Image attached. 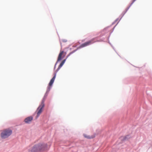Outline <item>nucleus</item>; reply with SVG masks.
Returning <instances> with one entry per match:
<instances>
[{
  "mask_svg": "<svg viewBox=\"0 0 152 152\" xmlns=\"http://www.w3.org/2000/svg\"><path fill=\"white\" fill-rule=\"evenodd\" d=\"M33 119V118L32 117L30 116L29 117H28L25 118L24 120V121L26 123H29Z\"/></svg>",
  "mask_w": 152,
  "mask_h": 152,
  "instance_id": "obj_6",
  "label": "nucleus"
},
{
  "mask_svg": "<svg viewBox=\"0 0 152 152\" xmlns=\"http://www.w3.org/2000/svg\"><path fill=\"white\" fill-rule=\"evenodd\" d=\"M39 147L38 145H35L32 148L31 150V152H39L40 149L41 148H39Z\"/></svg>",
  "mask_w": 152,
  "mask_h": 152,
  "instance_id": "obj_5",
  "label": "nucleus"
},
{
  "mask_svg": "<svg viewBox=\"0 0 152 152\" xmlns=\"http://www.w3.org/2000/svg\"><path fill=\"white\" fill-rule=\"evenodd\" d=\"M136 0H133L132 3H133Z\"/></svg>",
  "mask_w": 152,
  "mask_h": 152,
  "instance_id": "obj_11",
  "label": "nucleus"
},
{
  "mask_svg": "<svg viewBox=\"0 0 152 152\" xmlns=\"http://www.w3.org/2000/svg\"><path fill=\"white\" fill-rule=\"evenodd\" d=\"M83 136L85 138L87 139H91L94 137V136H89L87 135L86 134H84Z\"/></svg>",
  "mask_w": 152,
  "mask_h": 152,
  "instance_id": "obj_10",
  "label": "nucleus"
},
{
  "mask_svg": "<svg viewBox=\"0 0 152 152\" xmlns=\"http://www.w3.org/2000/svg\"><path fill=\"white\" fill-rule=\"evenodd\" d=\"M64 53V51H61L60 52L58 56L57 61H60L62 59V56L63 55Z\"/></svg>",
  "mask_w": 152,
  "mask_h": 152,
  "instance_id": "obj_7",
  "label": "nucleus"
},
{
  "mask_svg": "<svg viewBox=\"0 0 152 152\" xmlns=\"http://www.w3.org/2000/svg\"><path fill=\"white\" fill-rule=\"evenodd\" d=\"M56 75V73H55L54 76L50 80V81L49 84V86H51L53 84V83L55 79Z\"/></svg>",
  "mask_w": 152,
  "mask_h": 152,
  "instance_id": "obj_8",
  "label": "nucleus"
},
{
  "mask_svg": "<svg viewBox=\"0 0 152 152\" xmlns=\"http://www.w3.org/2000/svg\"><path fill=\"white\" fill-rule=\"evenodd\" d=\"M64 42H66V40H64Z\"/></svg>",
  "mask_w": 152,
  "mask_h": 152,
  "instance_id": "obj_12",
  "label": "nucleus"
},
{
  "mask_svg": "<svg viewBox=\"0 0 152 152\" xmlns=\"http://www.w3.org/2000/svg\"><path fill=\"white\" fill-rule=\"evenodd\" d=\"M39 147V148H41L39 151H42L45 150L47 147V145L46 144H39L37 145Z\"/></svg>",
  "mask_w": 152,
  "mask_h": 152,
  "instance_id": "obj_4",
  "label": "nucleus"
},
{
  "mask_svg": "<svg viewBox=\"0 0 152 152\" xmlns=\"http://www.w3.org/2000/svg\"><path fill=\"white\" fill-rule=\"evenodd\" d=\"M66 60L64 59V60L59 65V66L58 69L56 70V71L57 72L61 68L62 66L63 65L65 61Z\"/></svg>",
  "mask_w": 152,
  "mask_h": 152,
  "instance_id": "obj_9",
  "label": "nucleus"
},
{
  "mask_svg": "<svg viewBox=\"0 0 152 152\" xmlns=\"http://www.w3.org/2000/svg\"><path fill=\"white\" fill-rule=\"evenodd\" d=\"M45 101V99L44 98L42 99L41 104L39 106L38 108H37V115L36 116V118H38L40 115V114L42 113L43 111V108H44L45 106V104L44 102Z\"/></svg>",
  "mask_w": 152,
  "mask_h": 152,
  "instance_id": "obj_2",
  "label": "nucleus"
},
{
  "mask_svg": "<svg viewBox=\"0 0 152 152\" xmlns=\"http://www.w3.org/2000/svg\"><path fill=\"white\" fill-rule=\"evenodd\" d=\"M12 130L10 129H5L2 131L1 136L2 139H6L10 136L12 133Z\"/></svg>",
  "mask_w": 152,
  "mask_h": 152,
  "instance_id": "obj_1",
  "label": "nucleus"
},
{
  "mask_svg": "<svg viewBox=\"0 0 152 152\" xmlns=\"http://www.w3.org/2000/svg\"><path fill=\"white\" fill-rule=\"evenodd\" d=\"M95 39L93 38L91 39V40L86 42L80 45V47L83 48L87 46H88L96 42L94 41Z\"/></svg>",
  "mask_w": 152,
  "mask_h": 152,
  "instance_id": "obj_3",
  "label": "nucleus"
}]
</instances>
